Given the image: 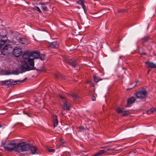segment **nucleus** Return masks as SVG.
Masks as SVG:
<instances>
[{
	"label": "nucleus",
	"mask_w": 156,
	"mask_h": 156,
	"mask_svg": "<svg viewBox=\"0 0 156 156\" xmlns=\"http://www.w3.org/2000/svg\"><path fill=\"white\" fill-rule=\"evenodd\" d=\"M30 147V145L29 144H26L25 142L19 143L16 144V151L22 156L23 154L21 152L29 151Z\"/></svg>",
	"instance_id": "1"
},
{
	"label": "nucleus",
	"mask_w": 156,
	"mask_h": 156,
	"mask_svg": "<svg viewBox=\"0 0 156 156\" xmlns=\"http://www.w3.org/2000/svg\"><path fill=\"white\" fill-rule=\"evenodd\" d=\"M1 146L3 147L5 150L11 151L14 150L16 151V145L15 143H12L4 141L2 142Z\"/></svg>",
	"instance_id": "2"
},
{
	"label": "nucleus",
	"mask_w": 156,
	"mask_h": 156,
	"mask_svg": "<svg viewBox=\"0 0 156 156\" xmlns=\"http://www.w3.org/2000/svg\"><path fill=\"white\" fill-rule=\"evenodd\" d=\"M39 56V55L37 53L34 52H30L29 51L25 52L22 55V57L23 59H28L32 57L36 58L35 56Z\"/></svg>",
	"instance_id": "3"
},
{
	"label": "nucleus",
	"mask_w": 156,
	"mask_h": 156,
	"mask_svg": "<svg viewBox=\"0 0 156 156\" xmlns=\"http://www.w3.org/2000/svg\"><path fill=\"white\" fill-rule=\"evenodd\" d=\"M12 50V48L11 45L9 44H7L4 46L1 52L2 54L5 55H8Z\"/></svg>",
	"instance_id": "4"
},
{
	"label": "nucleus",
	"mask_w": 156,
	"mask_h": 156,
	"mask_svg": "<svg viewBox=\"0 0 156 156\" xmlns=\"http://www.w3.org/2000/svg\"><path fill=\"white\" fill-rule=\"evenodd\" d=\"M20 67L21 70L23 72L31 70L32 68V67L28 66L27 63L25 61L21 62Z\"/></svg>",
	"instance_id": "5"
},
{
	"label": "nucleus",
	"mask_w": 156,
	"mask_h": 156,
	"mask_svg": "<svg viewBox=\"0 0 156 156\" xmlns=\"http://www.w3.org/2000/svg\"><path fill=\"white\" fill-rule=\"evenodd\" d=\"M147 93L146 90H143L138 91L136 92L135 95L138 98L142 99L145 98Z\"/></svg>",
	"instance_id": "6"
},
{
	"label": "nucleus",
	"mask_w": 156,
	"mask_h": 156,
	"mask_svg": "<svg viewBox=\"0 0 156 156\" xmlns=\"http://www.w3.org/2000/svg\"><path fill=\"white\" fill-rule=\"evenodd\" d=\"M64 61L69 63L73 67L75 68L78 65V60L76 59L73 60L68 58H65Z\"/></svg>",
	"instance_id": "7"
},
{
	"label": "nucleus",
	"mask_w": 156,
	"mask_h": 156,
	"mask_svg": "<svg viewBox=\"0 0 156 156\" xmlns=\"http://www.w3.org/2000/svg\"><path fill=\"white\" fill-rule=\"evenodd\" d=\"M22 52V50L21 48L16 47L13 51V54L16 57H19L20 55Z\"/></svg>",
	"instance_id": "8"
},
{
	"label": "nucleus",
	"mask_w": 156,
	"mask_h": 156,
	"mask_svg": "<svg viewBox=\"0 0 156 156\" xmlns=\"http://www.w3.org/2000/svg\"><path fill=\"white\" fill-rule=\"evenodd\" d=\"M39 56H35V58H29L28 59V62L30 66V67H32V70L34 69V59H36L39 57Z\"/></svg>",
	"instance_id": "9"
},
{
	"label": "nucleus",
	"mask_w": 156,
	"mask_h": 156,
	"mask_svg": "<svg viewBox=\"0 0 156 156\" xmlns=\"http://www.w3.org/2000/svg\"><path fill=\"white\" fill-rule=\"evenodd\" d=\"M59 43L57 41L52 42L48 46V48H57L58 47Z\"/></svg>",
	"instance_id": "10"
},
{
	"label": "nucleus",
	"mask_w": 156,
	"mask_h": 156,
	"mask_svg": "<svg viewBox=\"0 0 156 156\" xmlns=\"http://www.w3.org/2000/svg\"><path fill=\"white\" fill-rule=\"evenodd\" d=\"M147 67L151 69L156 68V65L153 62L147 61L145 62Z\"/></svg>",
	"instance_id": "11"
},
{
	"label": "nucleus",
	"mask_w": 156,
	"mask_h": 156,
	"mask_svg": "<svg viewBox=\"0 0 156 156\" xmlns=\"http://www.w3.org/2000/svg\"><path fill=\"white\" fill-rule=\"evenodd\" d=\"M136 99L134 97H132L130 98H129L127 101V105H126L125 107H128L129 105H131L133 103H134L136 100Z\"/></svg>",
	"instance_id": "12"
},
{
	"label": "nucleus",
	"mask_w": 156,
	"mask_h": 156,
	"mask_svg": "<svg viewBox=\"0 0 156 156\" xmlns=\"http://www.w3.org/2000/svg\"><path fill=\"white\" fill-rule=\"evenodd\" d=\"M17 40L20 43L23 44H28V42L26 38H19Z\"/></svg>",
	"instance_id": "13"
},
{
	"label": "nucleus",
	"mask_w": 156,
	"mask_h": 156,
	"mask_svg": "<svg viewBox=\"0 0 156 156\" xmlns=\"http://www.w3.org/2000/svg\"><path fill=\"white\" fill-rule=\"evenodd\" d=\"M71 105L70 104L66 103L63 104V108L64 110L69 111L71 109Z\"/></svg>",
	"instance_id": "14"
},
{
	"label": "nucleus",
	"mask_w": 156,
	"mask_h": 156,
	"mask_svg": "<svg viewBox=\"0 0 156 156\" xmlns=\"http://www.w3.org/2000/svg\"><path fill=\"white\" fill-rule=\"evenodd\" d=\"M53 127L55 128L57 126L58 124V121L57 119V116L56 115H54L53 116Z\"/></svg>",
	"instance_id": "15"
},
{
	"label": "nucleus",
	"mask_w": 156,
	"mask_h": 156,
	"mask_svg": "<svg viewBox=\"0 0 156 156\" xmlns=\"http://www.w3.org/2000/svg\"><path fill=\"white\" fill-rule=\"evenodd\" d=\"M106 152V151L104 150H100L98 152L94 154L93 156H99L103 154H104Z\"/></svg>",
	"instance_id": "16"
},
{
	"label": "nucleus",
	"mask_w": 156,
	"mask_h": 156,
	"mask_svg": "<svg viewBox=\"0 0 156 156\" xmlns=\"http://www.w3.org/2000/svg\"><path fill=\"white\" fill-rule=\"evenodd\" d=\"M10 83V81L4 80L1 81L0 84L1 85H6L7 86H9Z\"/></svg>",
	"instance_id": "17"
},
{
	"label": "nucleus",
	"mask_w": 156,
	"mask_h": 156,
	"mask_svg": "<svg viewBox=\"0 0 156 156\" xmlns=\"http://www.w3.org/2000/svg\"><path fill=\"white\" fill-rule=\"evenodd\" d=\"M59 98L61 99V101L63 102V104H65V103H67V98L61 95H60L59 96Z\"/></svg>",
	"instance_id": "18"
},
{
	"label": "nucleus",
	"mask_w": 156,
	"mask_h": 156,
	"mask_svg": "<svg viewBox=\"0 0 156 156\" xmlns=\"http://www.w3.org/2000/svg\"><path fill=\"white\" fill-rule=\"evenodd\" d=\"M30 149L31 152V153L32 154H35L37 150V147L34 146L31 147L30 146Z\"/></svg>",
	"instance_id": "19"
},
{
	"label": "nucleus",
	"mask_w": 156,
	"mask_h": 156,
	"mask_svg": "<svg viewBox=\"0 0 156 156\" xmlns=\"http://www.w3.org/2000/svg\"><path fill=\"white\" fill-rule=\"evenodd\" d=\"M68 96L69 98L72 97L75 99H76L78 98V96L76 94L73 93H68Z\"/></svg>",
	"instance_id": "20"
},
{
	"label": "nucleus",
	"mask_w": 156,
	"mask_h": 156,
	"mask_svg": "<svg viewBox=\"0 0 156 156\" xmlns=\"http://www.w3.org/2000/svg\"><path fill=\"white\" fill-rule=\"evenodd\" d=\"M46 4L47 3H40V4L41 5V8L44 11H47L48 10L47 7L45 6Z\"/></svg>",
	"instance_id": "21"
},
{
	"label": "nucleus",
	"mask_w": 156,
	"mask_h": 156,
	"mask_svg": "<svg viewBox=\"0 0 156 156\" xmlns=\"http://www.w3.org/2000/svg\"><path fill=\"white\" fill-rule=\"evenodd\" d=\"M94 81L96 83H98L100 81L102 80V79H101L100 77L95 75L94 76Z\"/></svg>",
	"instance_id": "22"
},
{
	"label": "nucleus",
	"mask_w": 156,
	"mask_h": 156,
	"mask_svg": "<svg viewBox=\"0 0 156 156\" xmlns=\"http://www.w3.org/2000/svg\"><path fill=\"white\" fill-rule=\"evenodd\" d=\"M26 78H25L24 80H22L21 81H20L19 80L14 81H12V82H10V84L11 85H15L17 84V82H23L24 81L26 80Z\"/></svg>",
	"instance_id": "23"
},
{
	"label": "nucleus",
	"mask_w": 156,
	"mask_h": 156,
	"mask_svg": "<svg viewBox=\"0 0 156 156\" xmlns=\"http://www.w3.org/2000/svg\"><path fill=\"white\" fill-rule=\"evenodd\" d=\"M130 114V112L128 111H123L122 113V115L123 116H126Z\"/></svg>",
	"instance_id": "24"
},
{
	"label": "nucleus",
	"mask_w": 156,
	"mask_h": 156,
	"mask_svg": "<svg viewBox=\"0 0 156 156\" xmlns=\"http://www.w3.org/2000/svg\"><path fill=\"white\" fill-rule=\"evenodd\" d=\"M150 38L149 37L147 36L144 37L142 39L143 42L144 43L147 42V41L150 39Z\"/></svg>",
	"instance_id": "25"
},
{
	"label": "nucleus",
	"mask_w": 156,
	"mask_h": 156,
	"mask_svg": "<svg viewBox=\"0 0 156 156\" xmlns=\"http://www.w3.org/2000/svg\"><path fill=\"white\" fill-rule=\"evenodd\" d=\"M116 111L119 114L121 113L122 114L123 112V109H122L119 108H116Z\"/></svg>",
	"instance_id": "26"
},
{
	"label": "nucleus",
	"mask_w": 156,
	"mask_h": 156,
	"mask_svg": "<svg viewBox=\"0 0 156 156\" xmlns=\"http://www.w3.org/2000/svg\"><path fill=\"white\" fill-rule=\"evenodd\" d=\"M127 12V10L123 9H118V13H122L123 12Z\"/></svg>",
	"instance_id": "27"
},
{
	"label": "nucleus",
	"mask_w": 156,
	"mask_h": 156,
	"mask_svg": "<svg viewBox=\"0 0 156 156\" xmlns=\"http://www.w3.org/2000/svg\"><path fill=\"white\" fill-rule=\"evenodd\" d=\"M155 111V110L154 108H151L147 112L149 114H150L151 113H153Z\"/></svg>",
	"instance_id": "28"
},
{
	"label": "nucleus",
	"mask_w": 156,
	"mask_h": 156,
	"mask_svg": "<svg viewBox=\"0 0 156 156\" xmlns=\"http://www.w3.org/2000/svg\"><path fill=\"white\" fill-rule=\"evenodd\" d=\"M55 77L56 78L60 79L61 77H62L60 73H57L55 74Z\"/></svg>",
	"instance_id": "29"
},
{
	"label": "nucleus",
	"mask_w": 156,
	"mask_h": 156,
	"mask_svg": "<svg viewBox=\"0 0 156 156\" xmlns=\"http://www.w3.org/2000/svg\"><path fill=\"white\" fill-rule=\"evenodd\" d=\"M47 151L49 152H53L55 151V149H52V148H48Z\"/></svg>",
	"instance_id": "30"
},
{
	"label": "nucleus",
	"mask_w": 156,
	"mask_h": 156,
	"mask_svg": "<svg viewBox=\"0 0 156 156\" xmlns=\"http://www.w3.org/2000/svg\"><path fill=\"white\" fill-rule=\"evenodd\" d=\"M84 2V1L83 0H80L77 1L76 2V3L79 5H81Z\"/></svg>",
	"instance_id": "31"
},
{
	"label": "nucleus",
	"mask_w": 156,
	"mask_h": 156,
	"mask_svg": "<svg viewBox=\"0 0 156 156\" xmlns=\"http://www.w3.org/2000/svg\"><path fill=\"white\" fill-rule=\"evenodd\" d=\"M35 8L37 11H38L39 12L41 13V12L39 8L37 6H35Z\"/></svg>",
	"instance_id": "32"
},
{
	"label": "nucleus",
	"mask_w": 156,
	"mask_h": 156,
	"mask_svg": "<svg viewBox=\"0 0 156 156\" xmlns=\"http://www.w3.org/2000/svg\"><path fill=\"white\" fill-rule=\"evenodd\" d=\"M59 143L60 145L63 144L64 143V141L62 139H60Z\"/></svg>",
	"instance_id": "33"
},
{
	"label": "nucleus",
	"mask_w": 156,
	"mask_h": 156,
	"mask_svg": "<svg viewBox=\"0 0 156 156\" xmlns=\"http://www.w3.org/2000/svg\"><path fill=\"white\" fill-rule=\"evenodd\" d=\"M82 6V8H83V9L84 11H85L86 9V6L85 5H84V2H83V3L81 5Z\"/></svg>",
	"instance_id": "34"
},
{
	"label": "nucleus",
	"mask_w": 156,
	"mask_h": 156,
	"mask_svg": "<svg viewBox=\"0 0 156 156\" xmlns=\"http://www.w3.org/2000/svg\"><path fill=\"white\" fill-rule=\"evenodd\" d=\"M82 6V8H83V9L84 11H85L86 9V6L85 5H84V2H83V3L81 5Z\"/></svg>",
	"instance_id": "35"
},
{
	"label": "nucleus",
	"mask_w": 156,
	"mask_h": 156,
	"mask_svg": "<svg viewBox=\"0 0 156 156\" xmlns=\"http://www.w3.org/2000/svg\"><path fill=\"white\" fill-rule=\"evenodd\" d=\"M92 101H96V97L95 96H92Z\"/></svg>",
	"instance_id": "36"
},
{
	"label": "nucleus",
	"mask_w": 156,
	"mask_h": 156,
	"mask_svg": "<svg viewBox=\"0 0 156 156\" xmlns=\"http://www.w3.org/2000/svg\"><path fill=\"white\" fill-rule=\"evenodd\" d=\"M142 54L144 55H146V53L145 52H143L142 53Z\"/></svg>",
	"instance_id": "37"
},
{
	"label": "nucleus",
	"mask_w": 156,
	"mask_h": 156,
	"mask_svg": "<svg viewBox=\"0 0 156 156\" xmlns=\"http://www.w3.org/2000/svg\"><path fill=\"white\" fill-rule=\"evenodd\" d=\"M122 57H123L122 56H119V59L122 58Z\"/></svg>",
	"instance_id": "38"
},
{
	"label": "nucleus",
	"mask_w": 156,
	"mask_h": 156,
	"mask_svg": "<svg viewBox=\"0 0 156 156\" xmlns=\"http://www.w3.org/2000/svg\"><path fill=\"white\" fill-rule=\"evenodd\" d=\"M2 126L0 124V128L2 127Z\"/></svg>",
	"instance_id": "39"
},
{
	"label": "nucleus",
	"mask_w": 156,
	"mask_h": 156,
	"mask_svg": "<svg viewBox=\"0 0 156 156\" xmlns=\"http://www.w3.org/2000/svg\"><path fill=\"white\" fill-rule=\"evenodd\" d=\"M150 71V70H149L148 71L147 73H149Z\"/></svg>",
	"instance_id": "40"
},
{
	"label": "nucleus",
	"mask_w": 156,
	"mask_h": 156,
	"mask_svg": "<svg viewBox=\"0 0 156 156\" xmlns=\"http://www.w3.org/2000/svg\"><path fill=\"white\" fill-rule=\"evenodd\" d=\"M26 114L28 116H29V115L28 114V113H26Z\"/></svg>",
	"instance_id": "41"
},
{
	"label": "nucleus",
	"mask_w": 156,
	"mask_h": 156,
	"mask_svg": "<svg viewBox=\"0 0 156 156\" xmlns=\"http://www.w3.org/2000/svg\"><path fill=\"white\" fill-rule=\"evenodd\" d=\"M152 47H150V49H151V50H152Z\"/></svg>",
	"instance_id": "42"
}]
</instances>
